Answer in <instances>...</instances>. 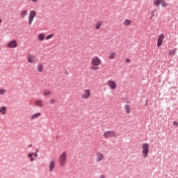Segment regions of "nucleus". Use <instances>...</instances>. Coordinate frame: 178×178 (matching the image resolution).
Returning <instances> with one entry per match:
<instances>
[{
    "label": "nucleus",
    "mask_w": 178,
    "mask_h": 178,
    "mask_svg": "<svg viewBox=\"0 0 178 178\" xmlns=\"http://www.w3.org/2000/svg\"><path fill=\"white\" fill-rule=\"evenodd\" d=\"M142 154L143 155V158L148 157V152H149V145L148 143H143L142 145Z\"/></svg>",
    "instance_id": "f257e3e1"
},
{
    "label": "nucleus",
    "mask_w": 178,
    "mask_h": 178,
    "mask_svg": "<svg viewBox=\"0 0 178 178\" xmlns=\"http://www.w3.org/2000/svg\"><path fill=\"white\" fill-rule=\"evenodd\" d=\"M35 16H37V12H35V10H31L29 17V24L30 26L31 23H33V20H34Z\"/></svg>",
    "instance_id": "f03ea898"
},
{
    "label": "nucleus",
    "mask_w": 178,
    "mask_h": 178,
    "mask_svg": "<svg viewBox=\"0 0 178 178\" xmlns=\"http://www.w3.org/2000/svg\"><path fill=\"white\" fill-rule=\"evenodd\" d=\"M116 133L115 131H107L104 134V138H108V137H115Z\"/></svg>",
    "instance_id": "7ed1b4c3"
},
{
    "label": "nucleus",
    "mask_w": 178,
    "mask_h": 178,
    "mask_svg": "<svg viewBox=\"0 0 178 178\" xmlns=\"http://www.w3.org/2000/svg\"><path fill=\"white\" fill-rule=\"evenodd\" d=\"M61 166H63L66 163V152H64L60 156L59 159Z\"/></svg>",
    "instance_id": "20e7f679"
},
{
    "label": "nucleus",
    "mask_w": 178,
    "mask_h": 178,
    "mask_svg": "<svg viewBox=\"0 0 178 178\" xmlns=\"http://www.w3.org/2000/svg\"><path fill=\"white\" fill-rule=\"evenodd\" d=\"M91 62L93 66H99V65H101V60L97 56L95 57Z\"/></svg>",
    "instance_id": "39448f33"
},
{
    "label": "nucleus",
    "mask_w": 178,
    "mask_h": 178,
    "mask_svg": "<svg viewBox=\"0 0 178 178\" xmlns=\"http://www.w3.org/2000/svg\"><path fill=\"white\" fill-rule=\"evenodd\" d=\"M7 47L8 48H16L17 47V42L16 40H12L8 43Z\"/></svg>",
    "instance_id": "423d86ee"
},
{
    "label": "nucleus",
    "mask_w": 178,
    "mask_h": 178,
    "mask_svg": "<svg viewBox=\"0 0 178 178\" xmlns=\"http://www.w3.org/2000/svg\"><path fill=\"white\" fill-rule=\"evenodd\" d=\"M90 95H91V92L90 90H86L82 95V98L83 99H88V98H90Z\"/></svg>",
    "instance_id": "0eeeda50"
},
{
    "label": "nucleus",
    "mask_w": 178,
    "mask_h": 178,
    "mask_svg": "<svg viewBox=\"0 0 178 178\" xmlns=\"http://www.w3.org/2000/svg\"><path fill=\"white\" fill-rule=\"evenodd\" d=\"M164 38H165V35L163 34H161L159 36L157 47H161L162 45V42H163Z\"/></svg>",
    "instance_id": "6e6552de"
},
{
    "label": "nucleus",
    "mask_w": 178,
    "mask_h": 178,
    "mask_svg": "<svg viewBox=\"0 0 178 178\" xmlns=\"http://www.w3.org/2000/svg\"><path fill=\"white\" fill-rule=\"evenodd\" d=\"M108 86H109L111 90H115L116 88V83L114 81H108Z\"/></svg>",
    "instance_id": "1a4fd4ad"
},
{
    "label": "nucleus",
    "mask_w": 178,
    "mask_h": 178,
    "mask_svg": "<svg viewBox=\"0 0 178 178\" xmlns=\"http://www.w3.org/2000/svg\"><path fill=\"white\" fill-rule=\"evenodd\" d=\"M104 159V154L100 152L97 153L96 162H101Z\"/></svg>",
    "instance_id": "9d476101"
},
{
    "label": "nucleus",
    "mask_w": 178,
    "mask_h": 178,
    "mask_svg": "<svg viewBox=\"0 0 178 178\" xmlns=\"http://www.w3.org/2000/svg\"><path fill=\"white\" fill-rule=\"evenodd\" d=\"M156 5H157V6H159V5H161V6H163V7L168 6V4L163 0H157Z\"/></svg>",
    "instance_id": "9b49d317"
},
{
    "label": "nucleus",
    "mask_w": 178,
    "mask_h": 178,
    "mask_svg": "<svg viewBox=\"0 0 178 178\" xmlns=\"http://www.w3.org/2000/svg\"><path fill=\"white\" fill-rule=\"evenodd\" d=\"M55 168V160H51L49 163V172H52Z\"/></svg>",
    "instance_id": "f8f14e48"
},
{
    "label": "nucleus",
    "mask_w": 178,
    "mask_h": 178,
    "mask_svg": "<svg viewBox=\"0 0 178 178\" xmlns=\"http://www.w3.org/2000/svg\"><path fill=\"white\" fill-rule=\"evenodd\" d=\"M35 105H36V106H38V108H42V106H44V103L41 100H36L35 102Z\"/></svg>",
    "instance_id": "ddd939ff"
},
{
    "label": "nucleus",
    "mask_w": 178,
    "mask_h": 178,
    "mask_svg": "<svg viewBox=\"0 0 178 178\" xmlns=\"http://www.w3.org/2000/svg\"><path fill=\"white\" fill-rule=\"evenodd\" d=\"M40 116H41V113H37L33 114L31 116V120H34V119H37V118H40Z\"/></svg>",
    "instance_id": "4468645a"
},
{
    "label": "nucleus",
    "mask_w": 178,
    "mask_h": 178,
    "mask_svg": "<svg viewBox=\"0 0 178 178\" xmlns=\"http://www.w3.org/2000/svg\"><path fill=\"white\" fill-rule=\"evenodd\" d=\"M101 26H102V22L101 21L97 22L95 24L96 29L99 30L101 29Z\"/></svg>",
    "instance_id": "2eb2a0df"
},
{
    "label": "nucleus",
    "mask_w": 178,
    "mask_h": 178,
    "mask_svg": "<svg viewBox=\"0 0 178 178\" xmlns=\"http://www.w3.org/2000/svg\"><path fill=\"white\" fill-rule=\"evenodd\" d=\"M38 40H40V41H44V40H45V35L44 33L39 34Z\"/></svg>",
    "instance_id": "dca6fc26"
},
{
    "label": "nucleus",
    "mask_w": 178,
    "mask_h": 178,
    "mask_svg": "<svg viewBox=\"0 0 178 178\" xmlns=\"http://www.w3.org/2000/svg\"><path fill=\"white\" fill-rule=\"evenodd\" d=\"M27 10H23L21 12L20 16L22 19H24L25 16H27Z\"/></svg>",
    "instance_id": "f3484780"
},
{
    "label": "nucleus",
    "mask_w": 178,
    "mask_h": 178,
    "mask_svg": "<svg viewBox=\"0 0 178 178\" xmlns=\"http://www.w3.org/2000/svg\"><path fill=\"white\" fill-rule=\"evenodd\" d=\"M0 112L2 115H5L6 113V106H3L0 108Z\"/></svg>",
    "instance_id": "a211bd4d"
},
{
    "label": "nucleus",
    "mask_w": 178,
    "mask_h": 178,
    "mask_svg": "<svg viewBox=\"0 0 178 178\" xmlns=\"http://www.w3.org/2000/svg\"><path fill=\"white\" fill-rule=\"evenodd\" d=\"M44 70V67L42 66V65L39 64L38 65V72H39L40 73H41V72H42Z\"/></svg>",
    "instance_id": "6ab92c4d"
},
{
    "label": "nucleus",
    "mask_w": 178,
    "mask_h": 178,
    "mask_svg": "<svg viewBox=\"0 0 178 178\" xmlns=\"http://www.w3.org/2000/svg\"><path fill=\"white\" fill-rule=\"evenodd\" d=\"M124 110L126 111L127 113H130L131 112V111H130V106H129L127 104L124 106Z\"/></svg>",
    "instance_id": "aec40b11"
},
{
    "label": "nucleus",
    "mask_w": 178,
    "mask_h": 178,
    "mask_svg": "<svg viewBox=\"0 0 178 178\" xmlns=\"http://www.w3.org/2000/svg\"><path fill=\"white\" fill-rule=\"evenodd\" d=\"M28 158H30L31 162H34L35 159L33 157V153H29L28 154Z\"/></svg>",
    "instance_id": "412c9836"
},
{
    "label": "nucleus",
    "mask_w": 178,
    "mask_h": 178,
    "mask_svg": "<svg viewBox=\"0 0 178 178\" xmlns=\"http://www.w3.org/2000/svg\"><path fill=\"white\" fill-rule=\"evenodd\" d=\"M130 23H131V21H130L129 19H125L124 22V25L130 26Z\"/></svg>",
    "instance_id": "4be33fe9"
},
{
    "label": "nucleus",
    "mask_w": 178,
    "mask_h": 178,
    "mask_svg": "<svg viewBox=\"0 0 178 178\" xmlns=\"http://www.w3.org/2000/svg\"><path fill=\"white\" fill-rule=\"evenodd\" d=\"M169 55H172V56L174 55H176V49H174L173 50H170L169 52Z\"/></svg>",
    "instance_id": "5701e85b"
},
{
    "label": "nucleus",
    "mask_w": 178,
    "mask_h": 178,
    "mask_svg": "<svg viewBox=\"0 0 178 178\" xmlns=\"http://www.w3.org/2000/svg\"><path fill=\"white\" fill-rule=\"evenodd\" d=\"M28 62H29V63H33V57H31V56H29Z\"/></svg>",
    "instance_id": "b1692460"
},
{
    "label": "nucleus",
    "mask_w": 178,
    "mask_h": 178,
    "mask_svg": "<svg viewBox=\"0 0 178 178\" xmlns=\"http://www.w3.org/2000/svg\"><path fill=\"white\" fill-rule=\"evenodd\" d=\"M44 97H47L48 95H51V91L47 90V92H44Z\"/></svg>",
    "instance_id": "393cba45"
},
{
    "label": "nucleus",
    "mask_w": 178,
    "mask_h": 178,
    "mask_svg": "<svg viewBox=\"0 0 178 178\" xmlns=\"http://www.w3.org/2000/svg\"><path fill=\"white\" fill-rule=\"evenodd\" d=\"M54 37V34H50L46 37V40H51Z\"/></svg>",
    "instance_id": "a878e982"
},
{
    "label": "nucleus",
    "mask_w": 178,
    "mask_h": 178,
    "mask_svg": "<svg viewBox=\"0 0 178 178\" xmlns=\"http://www.w3.org/2000/svg\"><path fill=\"white\" fill-rule=\"evenodd\" d=\"M110 59H115V53H111L109 56Z\"/></svg>",
    "instance_id": "bb28decb"
},
{
    "label": "nucleus",
    "mask_w": 178,
    "mask_h": 178,
    "mask_svg": "<svg viewBox=\"0 0 178 178\" xmlns=\"http://www.w3.org/2000/svg\"><path fill=\"white\" fill-rule=\"evenodd\" d=\"M91 69H92V70H98V69H99V67H94V66H92V67H91Z\"/></svg>",
    "instance_id": "cd10ccee"
},
{
    "label": "nucleus",
    "mask_w": 178,
    "mask_h": 178,
    "mask_svg": "<svg viewBox=\"0 0 178 178\" xmlns=\"http://www.w3.org/2000/svg\"><path fill=\"white\" fill-rule=\"evenodd\" d=\"M55 102H56V100L55 99H52L50 101V104H55Z\"/></svg>",
    "instance_id": "c85d7f7f"
},
{
    "label": "nucleus",
    "mask_w": 178,
    "mask_h": 178,
    "mask_svg": "<svg viewBox=\"0 0 178 178\" xmlns=\"http://www.w3.org/2000/svg\"><path fill=\"white\" fill-rule=\"evenodd\" d=\"M32 155H33L35 158H38V154L37 153H32Z\"/></svg>",
    "instance_id": "c756f323"
},
{
    "label": "nucleus",
    "mask_w": 178,
    "mask_h": 178,
    "mask_svg": "<svg viewBox=\"0 0 178 178\" xmlns=\"http://www.w3.org/2000/svg\"><path fill=\"white\" fill-rule=\"evenodd\" d=\"M173 124L174 126H177V127H178V122L177 121H174Z\"/></svg>",
    "instance_id": "7c9ffc66"
},
{
    "label": "nucleus",
    "mask_w": 178,
    "mask_h": 178,
    "mask_svg": "<svg viewBox=\"0 0 178 178\" xmlns=\"http://www.w3.org/2000/svg\"><path fill=\"white\" fill-rule=\"evenodd\" d=\"M131 60H130V58H127L126 59V63H130Z\"/></svg>",
    "instance_id": "2f4dec72"
},
{
    "label": "nucleus",
    "mask_w": 178,
    "mask_h": 178,
    "mask_svg": "<svg viewBox=\"0 0 178 178\" xmlns=\"http://www.w3.org/2000/svg\"><path fill=\"white\" fill-rule=\"evenodd\" d=\"M3 92H5V90H4L1 89V90H0V95L3 94Z\"/></svg>",
    "instance_id": "473e14b6"
},
{
    "label": "nucleus",
    "mask_w": 178,
    "mask_h": 178,
    "mask_svg": "<svg viewBox=\"0 0 178 178\" xmlns=\"http://www.w3.org/2000/svg\"><path fill=\"white\" fill-rule=\"evenodd\" d=\"M99 178H105V175H100V177Z\"/></svg>",
    "instance_id": "72a5a7b5"
},
{
    "label": "nucleus",
    "mask_w": 178,
    "mask_h": 178,
    "mask_svg": "<svg viewBox=\"0 0 178 178\" xmlns=\"http://www.w3.org/2000/svg\"><path fill=\"white\" fill-rule=\"evenodd\" d=\"M154 5H155V6H156V0L154 1Z\"/></svg>",
    "instance_id": "f704fd0d"
},
{
    "label": "nucleus",
    "mask_w": 178,
    "mask_h": 178,
    "mask_svg": "<svg viewBox=\"0 0 178 178\" xmlns=\"http://www.w3.org/2000/svg\"><path fill=\"white\" fill-rule=\"evenodd\" d=\"M154 13H155V10H153V11L152 12V16H154Z\"/></svg>",
    "instance_id": "c9c22d12"
},
{
    "label": "nucleus",
    "mask_w": 178,
    "mask_h": 178,
    "mask_svg": "<svg viewBox=\"0 0 178 178\" xmlns=\"http://www.w3.org/2000/svg\"><path fill=\"white\" fill-rule=\"evenodd\" d=\"M1 23H2V19H1V18H0V24H1Z\"/></svg>",
    "instance_id": "e433bc0d"
},
{
    "label": "nucleus",
    "mask_w": 178,
    "mask_h": 178,
    "mask_svg": "<svg viewBox=\"0 0 178 178\" xmlns=\"http://www.w3.org/2000/svg\"><path fill=\"white\" fill-rule=\"evenodd\" d=\"M147 101L146 100L145 106H147Z\"/></svg>",
    "instance_id": "4c0bfd02"
},
{
    "label": "nucleus",
    "mask_w": 178,
    "mask_h": 178,
    "mask_svg": "<svg viewBox=\"0 0 178 178\" xmlns=\"http://www.w3.org/2000/svg\"><path fill=\"white\" fill-rule=\"evenodd\" d=\"M32 145H29V147H32Z\"/></svg>",
    "instance_id": "58836bf2"
},
{
    "label": "nucleus",
    "mask_w": 178,
    "mask_h": 178,
    "mask_svg": "<svg viewBox=\"0 0 178 178\" xmlns=\"http://www.w3.org/2000/svg\"><path fill=\"white\" fill-rule=\"evenodd\" d=\"M37 152H38V149H36V154H37Z\"/></svg>",
    "instance_id": "ea45409f"
},
{
    "label": "nucleus",
    "mask_w": 178,
    "mask_h": 178,
    "mask_svg": "<svg viewBox=\"0 0 178 178\" xmlns=\"http://www.w3.org/2000/svg\"><path fill=\"white\" fill-rule=\"evenodd\" d=\"M150 19H152V16L150 17Z\"/></svg>",
    "instance_id": "a19ab883"
}]
</instances>
